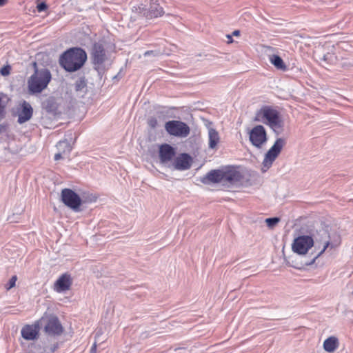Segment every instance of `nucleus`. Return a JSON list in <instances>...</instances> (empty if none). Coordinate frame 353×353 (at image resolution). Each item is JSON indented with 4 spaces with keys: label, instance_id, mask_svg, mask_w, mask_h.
Wrapping results in <instances>:
<instances>
[{
    "label": "nucleus",
    "instance_id": "nucleus-1",
    "mask_svg": "<svg viewBox=\"0 0 353 353\" xmlns=\"http://www.w3.org/2000/svg\"><path fill=\"white\" fill-rule=\"evenodd\" d=\"M87 54L80 48H72L63 53L59 59V63L68 72L79 70L85 63Z\"/></svg>",
    "mask_w": 353,
    "mask_h": 353
},
{
    "label": "nucleus",
    "instance_id": "nucleus-2",
    "mask_svg": "<svg viewBox=\"0 0 353 353\" xmlns=\"http://www.w3.org/2000/svg\"><path fill=\"white\" fill-rule=\"evenodd\" d=\"M33 67L34 73L28 80V88L30 94L41 93L48 87L52 79V74L48 69H39L36 62L33 63Z\"/></svg>",
    "mask_w": 353,
    "mask_h": 353
},
{
    "label": "nucleus",
    "instance_id": "nucleus-3",
    "mask_svg": "<svg viewBox=\"0 0 353 353\" xmlns=\"http://www.w3.org/2000/svg\"><path fill=\"white\" fill-rule=\"evenodd\" d=\"M259 117H261V121L268 125L276 134H279L283 127V122L280 117L279 112L271 107L264 106L258 113Z\"/></svg>",
    "mask_w": 353,
    "mask_h": 353
},
{
    "label": "nucleus",
    "instance_id": "nucleus-4",
    "mask_svg": "<svg viewBox=\"0 0 353 353\" xmlns=\"http://www.w3.org/2000/svg\"><path fill=\"white\" fill-rule=\"evenodd\" d=\"M312 239H314V244L315 243L316 248L319 247V244L323 243V249L312 259V260L306 263L307 265H312L315 260L319 257L327 248H330L331 249L334 248L337 245H334L330 241V234L328 231L324 228H321L317 230L312 234Z\"/></svg>",
    "mask_w": 353,
    "mask_h": 353
},
{
    "label": "nucleus",
    "instance_id": "nucleus-5",
    "mask_svg": "<svg viewBox=\"0 0 353 353\" xmlns=\"http://www.w3.org/2000/svg\"><path fill=\"white\" fill-rule=\"evenodd\" d=\"M285 140L283 138H278L273 145L265 153L263 161V172H265L273 164L274 161L279 157L283 148L285 145Z\"/></svg>",
    "mask_w": 353,
    "mask_h": 353
},
{
    "label": "nucleus",
    "instance_id": "nucleus-6",
    "mask_svg": "<svg viewBox=\"0 0 353 353\" xmlns=\"http://www.w3.org/2000/svg\"><path fill=\"white\" fill-rule=\"evenodd\" d=\"M165 130L171 136L185 138L190 133L187 123L179 120H171L165 123Z\"/></svg>",
    "mask_w": 353,
    "mask_h": 353
},
{
    "label": "nucleus",
    "instance_id": "nucleus-7",
    "mask_svg": "<svg viewBox=\"0 0 353 353\" xmlns=\"http://www.w3.org/2000/svg\"><path fill=\"white\" fill-rule=\"evenodd\" d=\"M249 139L256 148L261 149L268 141L267 132L261 125L254 126L249 132Z\"/></svg>",
    "mask_w": 353,
    "mask_h": 353
},
{
    "label": "nucleus",
    "instance_id": "nucleus-8",
    "mask_svg": "<svg viewBox=\"0 0 353 353\" xmlns=\"http://www.w3.org/2000/svg\"><path fill=\"white\" fill-rule=\"evenodd\" d=\"M61 201L66 206L74 212L80 210L81 199L72 190L68 188L63 189L61 191Z\"/></svg>",
    "mask_w": 353,
    "mask_h": 353
},
{
    "label": "nucleus",
    "instance_id": "nucleus-9",
    "mask_svg": "<svg viewBox=\"0 0 353 353\" xmlns=\"http://www.w3.org/2000/svg\"><path fill=\"white\" fill-rule=\"evenodd\" d=\"M314 245V239L308 235L299 236L294 240L292 248L298 254H305Z\"/></svg>",
    "mask_w": 353,
    "mask_h": 353
},
{
    "label": "nucleus",
    "instance_id": "nucleus-10",
    "mask_svg": "<svg viewBox=\"0 0 353 353\" xmlns=\"http://www.w3.org/2000/svg\"><path fill=\"white\" fill-rule=\"evenodd\" d=\"M90 55L94 65L98 67L101 65L107 60L104 42L102 41L95 42L92 45Z\"/></svg>",
    "mask_w": 353,
    "mask_h": 353
},
{
    "label": "nucleus",
    "instance_id": "nucleus-11",
    "mask_svg": "<svg viewBox=\"0 0 353 353\" xmlns=\"http://www.w3.org/2000/svg\"><path fill=\"white\" fill-rule=\"evenodd\" d=\"M45 323L44 331L50 336H58L62 334L63 328L59 320L55 316H50L49 317H44Z\"/></svg>",
    "mask_w": 353,
    "mask_h": 353
},
{
    "label": "nucleus",
    "instance_id": "nucleus-12",
    "mask_svg": "<svg viewBox=\"0 0 353 353\" xmlns=\"http://www.w3.org/2000/svg\"><path fill=\"white\" fill-rule=\"evenodd\" d=\"M43 321H45V319L41 317L32 325H24L21 330L22 337L28 341L37 339L39 337L40 327L43 324Z\"/></svg>",
    "mask_w": 353,
    "mask_h": 353
},
{
    "label": "nucleus",
    "instance_id": "nucleus-13",
    "mask_svg": "<svg viewBox=\"0 0 353 353\" xmlns=\"http://www.w3.org/2000/svg\"><path fill=\"white\" fill-rule=\"evenodd\" d=\"M192 159L187 153H181L178 155L172 163L168 165V168L176 170H187L191 168Z\"/></svg>",
    "mask_w": 353,
    "mask_h": 353
},
{
    "label": "nucleus",
    "instance_id": "nucleus-14",
    "mask_svg": "<svg viewBox=\"0 0 353 353\" xmlns=\"http://www.w3.org/2000/svg\"><path fill=\"white\" fill-rule=\"evenodd\" d=\"M242 174L236 169L231 168L223 170V184L226 185H236L241 182Z\"/></svg>",
    "mask_w": 353,
    "mask_h": 353
},
{
    "label": "nucleus",
    "instance_id": "nucleus-15",
    "mask_svg": "<svg viewBox=\"0 0 353 353\" xmlns=\"http://www.w3.org/2000/svg\"><path fill=\"white\" fill-rule=\"evenodd\" d=\"M176 154L174 148L169 144H162L159 148V157L161 164L167 165L171 163Z\"/></svg>",
    "mask_w": 353,
    "mask_h": 353
},
{
    "label": "nucleus",
    "instance_id": "nucleus-16",
    "mask_svg": "<svg viewBox=\"0 0 353 353\" xmlns=\"http://www.w3.org/2000/svg\"><path fill=\"white\" fill-rule=\"evenodd\" d=\"M72 281L69 274L65 273L59 276L54 285V290L57 292H63L70 290Z\"/></svg>",
    "mask_w": 353,
    "mask_h": 353
},
{
    "label": "nucleus",
    "instance_id": "nucleus-17",
    "mask_svg": "<svg viewBox=\"0 0 353 353\" xmlns=\"http://www.w3.org/2000/svg\"><path fill=\"white\" fill-rule=\"evenodd\" d=\"M33 114V108L26 101H23L21 103V110L18 112V123H24L29 121Z\"/></svg>",
    "mask_w": 353,
    "mask_h": 353
},
{
    "label": "nucleus",
    "instance_id": "nucleus-18",
    "mask_svg": "<svg viewBox=\"0 0 353 353\" xmlns=\"http://www.w3.org/2000/svg\"><path fill=\"white\" fill-rule=\"evenodd\" d=\"M201 181L204 184L223 183V170H212L201 178Z\"/></svg>",
    "mask_w": 353,
    "mask_h": 353
},
{
    "label": "nucleus",
    "instance_id": "nucleus-19",
    "mask_svg": "<svg viewBox=\"0 0 353 353\" xmlns=\"http://www.w3.org/2000/svg\"><path fill=\"white\" fill-rule=\"evenodd\" d=\"M163 12V8L157 2L152 1L147 12H145L144 14L146 15V17L152 19L161 17Z\"/></svg>",
    "mask_w": 353,
    "mask_h": 353
},
{
    "label": "nucleus",
    "instance_id": "nucleus-20",
    "mask_svg": "<svg viewBox=\"0 0 353 353\" xmlns=\"http://www.w3.org/2000/svg\"><path fill=\"white\" fill-rule=\"evenodd\" d=\"M339 345V340L335 336H330L323 342V348L326 352H332L335 351Z\"/></svg>",
    "mask_w": 353,
    "mask_h": 353
},
{
    "label": "nucleus",
    "instance_id": "nucleus-21",
    "mask_svg": "<svg viewBox=\"0 0 353 353\" xmlns=\"http://www.w3.org/2000/svg\"><path fill=\"white\" fill-rule=\"evenodd\" d=\"M208 139L209 143L208 146L210 149H214L216 147L217 144L219 143L220 137L219 132L212 128H208Z\"/></svg>",
    "mask_w": 353,
    "mask_h": 353
},
{
    "label": "nucleus",
    "instance_id": "nucleus-22",
    "mask_svg": "<svg viewBox=\"0 0 353 353\" xmlns=\"http://www.w3.org/2000/svg\"><path fill=\"white\" fill-rule=\"evenodd\" d=\"M270 62L278 70L286 71L288 69L287 65L283 59L276 54L269 55Z\"/></svg>",
    "mask_w": 353,
    "mask_h": 353
},
{
    "label": "nucleus",
    "instance_id": "nucleus-23",
    "mask_svg": "<svg viewBox=\"0 0 353 353\" xmlns=\"http://www.w3.org/2000/svg\"><path fill=\"white\" fill-rule=\"evenodd\" d=\"M42 108L48 113L55 114L57 110V104L53 98L50 97L43 102Z\"/></svg>",
    "mask_w": 353,
    "mask_h": 353
},
{
    "label": "nucleus",
    "instance_id": "nucleus-24",
    "mask_svg": "<svg viewBox=\"0 0 353 353\" xmlns=\"http://www.w3.org/2000/svg\"><path fill=\"white\" fill-rule=\"evenodd\" d=\"M74 90L78 94L82 96L86 93L87 83L84 77H80L75 81Z\"/></svg>",
    "mask_w": 353,
    "mask_h": 353
},
{
    "label": "nucleus",
    "instance_id": "nucleus-25",
    "mask_svg": "<svg viewBox=\"0 0 353 353\" xmlns=\"http://www.w3.org/2000/svg\"><path fill=\"white\" fill-rule=\"evenodd\" d=\"M321 65L326 68L329 65L335 64L337 61V57L334 54L327 52L321 58Z\"/></svg>",
    "mask_w": 353,
    "mask_h": 353
},
{
    "label": "nucleus",
    "instance_id": "nucleus-26",
    "mask_svg": "<svg viewBox=\"0 0 353 353\" xmlns=\"http://www.w3.org/2000/svg\"><path fill=\"white\" fill-rule=\"evenodd\" d=\"M59 151H61L63 154H68L72 150L70 144L66 140L60 141L57 144Z\"/></svg>",
    "mask_w": 353,
    "mask_h": 353
},
{
    "label": "nucleus",
    "instance_id": "nucleus-27",
    "mask_svg": "<svg viewBox=\"0 0 353 353\" xmlns=\"http://www.w3.org/2000/svg\"><path fill=\"white\" fill-rule=\"evenodd\" d=\"M8 102V98L6 95L0 94V120H1L6 114V108Z\"/></svg>",
    "mask_w": 353,
    "mask_h": 353
},
{
    "label": "nucleus",
    "instance_id": "nucleus-28",
    "mask_svg": "<svg viewBox=\"0 0 353 353\" xmlns=\"http://www.w3.org/2000/svg\"><path fill=\"white\" fill-rule=\"evenodd\" d=\"M280 221L278 217L268 218L265 219V222L268 227L272 228Z\"/></svg>",
    "mask_w": 353,
    "mask_h": 353
},
{
    "label": "nucleus",
    "instance_id": "nucleus-29",
    "mask_svg": "<svg viewBox=\"0 0 353 353\" xmlns=\"http://www.w3.org/2000/svg\"><path fill=\"white\" fill-rule=\"evenodd\" d=\"M148 124L151 128L154 129L158 125V121L155 117H151L148 119Z\"/></svg>",
    "mask_w": 353,
    "mask_h": 353
},
{
    "label": "nucleus",
    "instance_id": "nucleus-30",
    "mask_svg": "<svg viewBox=\"0 0 353 353\" xmlns=\"http://www.w3.org/2000/svg\"><path fill=\"white\" fill-rule=\"evenodd\" d=\"M17 276H12L9 282L6 285V288L8 290L15 285L17 281Z\"/></svg>",
    "mask_w": 353,
    "mask_h": 353
},
{
    "label": "nucleus",
    "instance_id": "nucleus-31",
    "mask_svg": "<svg viewBox=\"0 0 353 353\" xmlns=\"http://www.w3.org/2000/svg\"><path fill=\"white\" fill-rule=\"evenodd\" d=\"M47 8H48L47 5L44 2H41V3H39L37 6V10L39 12H43L44 10H46L47 9Z\"/></svg>",
    "mask_w": 353,
    "mask_h": 353
},
{
    "label": "nucleus",
    "instance_id": "nucleus-32",
    "mask_svg": "<svg viewBox=\"0 0 353 353\" xmlns=\"http://www.w3.org/2000/svg\"><path fill=\"white\" fill-rule=\"evenodd\" d=\"M0 72L3 76L8 75L10 73V67L9 66L3 67L1 69Z\"/></svg>",
    "mask_w": 353,
    "mask_h": 353
},
{
    "label": "nucleus",
    "instance_id": "nucleus-33",
    "mask_svg": "<svg viewBox=\"0 0 353 353\" xmlns=\"http://www.w3.org/2000/svg\"><path fill=\"white\" fill-rule=\"evenodd\" d=\"M159 53L155 52V51H153V50H148V51H146L144 52L143 55L144 57H148V56H150V55H154V56H157Z\"/></svg>",
    "mask_w": 353,
    "mask_h": 353
},
{
    "label": "nucleus",
    "instance_id": "nucleus-34",
    "mask_svg": "<svg viewBox=\"0 0 353 353\" xmlns=\"http://www.w3.org/2000/svg\"><path fill=\"white\" fill-rule=\"evenodd\" d=\"M63 155H64V154L61 152V151H59V152L54 155V159L55 161H58L63 158Z\"/></svg>",
    "mask_w": 353,
    "mask_h": 353
},
{
    "label": "nucleus",
    "instance_id": "nucleus-35",
    "mask_svg": "<svg viewBox=\"0 0 353 353\" xmlns=\"http://www.w3.org/2000/svg\"><path fill=\"white\" fill-rule=\"evenodd\" d=\"M265 52L268 53L274 51V48L270 46H264Z\"/></svg>",
    "mask_w": 353,
    "mask_h": 353
},
{
    "label": "nucleus",
    "instance_id": "nucleus-36",
    "mask_svg": "<svg viewBox=\"0 0 353 353\" xmlns=\"http://www.w3.org/2000/svg\"><path fill=\"white\" fill-rule=\"evenodd\" d=\"M96 350H97V345H96V343H94L92 347H91L90 352L94 353L96 352Z\"/></svg>",
    "mask_w": 353,
    "mask_h": 353
},
{
    "label": "nucleus",
    "instance_id": "nucleus-37",
    "mask_svg": "<svg viewBox=\"0 0 353 353\" xmlns=\"http://www.w3.org/2000/svg\"><path fill=\"white\" fill-rule=\"evenodd\" d=\"M233 35L234 36H238L240 34V31L239 30H234L232 33Z\"/></svg>",
    "mask_w": 353,
    "mask_h": 353
},
{
    "label": "nucleus",
    "instance_id": "nucleus-38",
    "mask_svg": "<svg viewBox=\"0 0 353 353\" xmlns=\"http://www.w3.org/2000/svg\"><path fill=\"white\" fill-rule=\"evenodd\" d=\"M6 0H0V6H2L5 4Z\"/></svg>",
    "mask_w": 353,
    "mask_h": 353
},
{
    "label": "nucleus",
    "instance_id": "nucleus-39",
    "mask_svg": "<svg viewBox=\"0 0 353 353\" xmlns=\"http://www.w3.org/2000/svg\"><path fill=\"white\" fill-rule=\"evenodd\" d=\"M227 37L229 39V42H232V36L228 35Z\"/></svg>",
    "mask_w": 353,
    "mask_h": 353
},
{
    "label": "nucleus",
    "instance_id": "nucleus-40",
    "mask_svg": "<svg viewBox=\"0 0 353 353\" xmlns=\"http://www.w3.org/2000/svg\"><path fill=\"white\" fill-rule=\"evenodd\" d=\"M57 347H58L57 345H54L52 351L54 352L57 348Z\"/></svg>",
    "mask_w": 353,
    "mask_h": 353
}]
</instances>
